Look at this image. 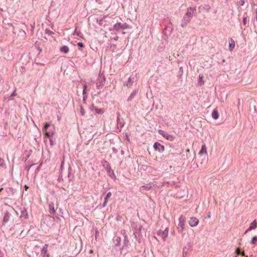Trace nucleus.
I'll list each match as a JSON object with an SVG mask.
<instances>
[{
  "mask_svg": "<svg viewBox=\"0 0 257 257\" xmlns=\"http://www.w3.org/2000/svg\"><path fill=\"white\" fill-rule=\"evenodd\" d=\"M196 8L193 7H189L187 9V11L182 20L181 26L184 28L186 27L188 23L190 22L192 17L195 14Z\"/></svg>",
  "mask_w": 257,
  "mask_h": 257,
  "instance_id": "nucleus-1",
  "label": "nucleus"
},
{
  "mask_svg": "<svg viewBox=\"0 0 257 257\" xmlns=\"http://www.w3.org/2000/svg\"><path fill=\"white\" fill-rule=\"evenodd\" d=\"M128 28V25L125 23H117L113 25V28L109 29V31H116L117 32H119L120 30H126Z\"/></svg>",
  "mask_w": 257,
  "mask_h": 257,
  "instance_id": "nucleus-2",
  "label": "nucleus"
},
{
  "mask_svg": "<svg viewBox=\"0 0 257 257\" xmlns=\"http://www.w3.org/2000/svg\"><path fill=\"white\" fill-rule=\"evenodd\" d=\"M51 125V122H45L44 123V127L43 128V132H45V135L47 136L48 137H51L55 134V128H54L53 130L48 131V128Z\"/></svg>",
  "mask_w": 257,
  "mask_h": 257,
  "instance_id": "nucleus-3",
  "label": "nucleus"
},
{
  "mask_svg": "<svg viewBox=\"0 0 257 257\" xmlns=\"http://www.w3.org/2000/svg\"><path fill=\"white\" fill-rule=\"evenodd\" d=\"M105 82V77L103 73L99 74L98 78L96 82L97 89H101L102 88Z\"/></svg>",
  "mask_w": 257,
  "mask_h": 257,
  "instance_id": "nucleus-4",
  "label": "nucleus"
},
{
  "mask_svg": "<svg viewBox=\"0 0 257 257\" xmlns=\"http://www.w3.org/2000/svg\"><path fill=\"white\" fill-rule=\"evenodd\" d=\"M135 81V76L132 75L128 79L127 81L125 84L127 87H131L132 86L134 82Z\"/></svg>",
  "mask_w": 257,
  "mask_h": 257,
  "instance_id": "nucleus-5",
  "label": "nucleus"
},
{
  "mask_svg": "<svg viewBox=\"0 0 257 257\" xmlns=\"http://www.w3.org/2000/svg\"><path fill=\"white\" fill-rule=\"evenodd\" d=\"M162 136H163L166 140L172 141H173L174 137L170 135H169L167 133H165L163 131H162Z\"/></svg>",
  "mask_w": 257,
  "mask_h": 257,
  "instance_id": "nucleus-6",
  "label": "nucleus"
},
{
  "mask_svg": "<svg viewBox=\"0 0 257 257\" xmlns=\"http://www.w3.org/2000/svg\"><path fill=\"white\" fill-rule=\"evenodd\" d=\"M199 220L195 217H191L189 222V225H197Z\"/></svg>",
  "mask_w": 257,
  "mask_h": 257,
  "instance_id": "nucleus-7",
  "label": "nucleus"
},
{
  "mask_svg": "<svg viewBox=\"0 0 257 257\" xmlns=\"http://www.w3.org/2000/svg\"><path fill=\"white\" fill-rule=\"evenodd\" d=\"M60 51L61 53L64 54H67L69 51V48L67 46H63L60 48Z\"/></svg>",
  "mask_w": 257,
  "mask_h": 257,
  "instance_id": "nucleus-8",
  "label": "nucleus"
},
{
  "mask_svg": "<svg viewBox=\"0 0 257 257\" xmlns=\"http://www.w3.org/2000/svg\"><path fill=\"white\" fill-rule=\"evenodd\" d=\"M204 154L207 155V149L205 145H203L202 146L201 149L199 153L200 155H202Z\"/></svg>",
  "mask_w": 257,
  "mask_h": 257,
  "instance_id": "nucleus-9",
  "label": "nucleus"
},
{
  "mask_svg": "<svg viewBox=\"0 0 257 257\" xmlns=\"http://www.w3.org/2000/svg\"><path fill=\"white\" fill-rule=\"evenodd\" d=\"M106 170H107V172L108 174H109V175L110 177H115L113 171L111 169V167H110V165H107V167L106 168Z\"/></svg>",
  "mask_w": 257,
  "mask_h": 257,
  "instance_id": "nucleus-10",
  "label": "nucleus"
},
{
  "mask_svg": "<svg viewBox=\"0 0 257 257\" xmlns=\"http://www.w3.org/2000/svg\"><path fill=\"white\" fill-rule=\"evenodd\" d=\"M49 211L51 214H55V210L54 208V205L53 203L49 204Z\"/></svg>",
  "mask_w": 257,
  "mask_h": 257,
  "instance_id": "nucleus-11",
  "label": "nucleus"
},
{
  "mask_svg": "<svg viewBox=\"0 0 257 257\" xmlns=\"http://www.w3.org/2000/svg\"><path fill=\"white\" fill-rule=\"evenodd\" d=\"M111 193L110 192H109L107 193V194L105 197L104 201L102 204L103 207H105L106 206V203L107 202V200L111 196Z\"/></svg>",
  "mask_w": 257,
  "mask_h": 257,
  "instance_id": "nucleus-12",
  "label": "nucleus"
},
{
  "mask_svg": "<svg viewBox=\"0 0 257 257\" xmlns=\"http://www.w3.org/2000/svg\"><path fill=\"white\" fill-rule=\"evenodd\" d=\"M21 217H23L26 219L28 218V213L25 208H23V209L21 210Z\"/></svg>",
  "mask_w": 257,
  "mask_h": 257,
  "instance_id": "nucleus-13",
  "label": "nucleus"
},
{
  "mask_svg": "<svg viewBox=\"0 0 257 257\" xmlns=\"http://www.w3.org/2000/svg\"><path fill=\"white\" fill-rule=\"evenodd\" d=\"M212 117L214 119H217L219 117L218 112L217 110L214 109L213 110L212 113Z\"/></svg>",
  "mask_w": 257,
  "mask_h": 257,
  "instance_id": "nucleus-14",
  "label": "nucleus"
},
{
  "mask_svg": "<svg viewBox=\"0 0 257 257\" xmlns=\"http://www.w3.org/2000/svg\"><path fill=\"white\" fill-rule=\"evenodd\" d=\"M10 217V214L8 212H6L4 217V222L6 223L8 221Z\"/></svg>",
  "mask_w": 257,
  "mask_h": 257,
  "instance_id": "nucleus-15",
  "label": "nucleus"
},
{
  "mask_svg": "<svg viewBox=\"0 0 257 257\" xmlns=\"http://www.w3.org/2000/svg\"><path fill=\"white\" fill-rule=\"evenodd\" d=\"M152 187V185L151 184H148L146 185L142 186L141 188V189L143 190H149Z\"/></svg>",
  "mask_w": 257,
  "mask_h": 257,
  "instance_id": "nucleus-16",
  "label": "nucleus"
},
{
  "mask_svg": "<svg viewBox=\"0 0 257 257\" xmlns=\"http://www.w3.org/2000/svg\"><path fill=\"white\" fill-rule=\"evenodd\" d=\"M230 40H231V43H229V47L230 50L232 51V49L235 47V42L231 38L230 39Z\"/></svg>",
  "mask_w": 257,
  "mask_h": 257,
  "instance_id": "nucleus-17",
  "label": "nucleus"
},
{
  "mask_svg": "<svg viewBox=\"0 0 257 257\" xmlns=\"http://www.w3.org/2000/svg\"><path fill=\"white\" fill-rule=\"evenodd\" d=\"M185 218L183 217V216H181L179 218V222H180V225H183L184 223Z\"/></svg>",
  "mask_w": 257,
  "mask_h": 257,
  "instance_id": "nucleus-18",
  "label": "nucleus"
},
{
  "mask_svg": "<svg viewBox=\"0 0 257 257\" xmlns=\"http://www.w3.org/2000/svg\"><path fill=\"white\" fill-rule=\"evenodd\" d=\"M161 146V144L158 142H156L154 144V148L156 150H159V147H160Z\"/></svg>",
  "mask_w": 257,
  "mask_h": 257,
  "instance_id": "nucleus-19",
  "label": "nucleus"
},
{
  "mask_svg": "<svg viewBox=\"0 0 257 257\" xmlns=\"http://www.w3.org/2000/svg\"><path fill=\"white\" fill-rule=\"evenodd\" d=\"M136 92H133L129 96V97L127 98V101H130L132 100V99L133 98L134 96L136 95Z\"/></svg>",
  "mask_w": 257,
  "mask_h": 257,
  "instance_id": "nucleus-20",
  "label": "nucleus"
},
{
  "mask_svg": "<svg viewBox=\"0 0 257 257\" xmlns=\"http://www.w3.org/2000/svg\"><path fill=\"white\" fill-rule=\"evenodd\" d=\"M48 246V244H46L42 249V251L44 252V254H46V253H47Z\"/></svg>",
  "mask_w": 257,
  "mask_h": 257,
  "instance_id": "nucleus-21",
  "label": "nucleus"
},
{
  "mask_svg": "<svg viewBox=\"0 0 257 257\" xmlns=\"http://www.w3.org/2000/svg\"><path fill=\"white\" fill-rule=\"evenodd\" d=\"M102 165L103 167H105V168L107 167V165H110L108 162L106 161H103L102 162Z\"/></svg>",
  "mask_w": 257,
  "mask_h": 257,
  "instance_id": "nucleus-22",
  "label": "nucleus"
},
{
  "mask_svg": "<svg viewBox=\"0 0 257 257\" xmlns=\"http://www.w3.org/2000/svg\"><path fill=\"white\" fill-rule=\"evenodd\" d=\"M5 166L4 160L0 158V167H4Z\"/></svg>",
  "mask_w": 257,
  "mask_h": 257,
  "instance_id": "nucleus-23",
  "label": "nucleus"
},
{
  "mask_svg": "<svg viewBox=\"0 0 257 257\" xmlns=\"http://www.w3.org/2000/svg\"><path fill=\"white\" fill-rule=\"evenodd\" d=\"M199 81H200V85H202V84H204V81L202 80V79H203V75H201V74H200L199 76Z\"/></svg>",
  "mask_w": 257,
  "mask_h": 257,
  "instance_id": "nucleus-24",
  "label": "nucleus"
},
{
  "mask_svg": "<svg viewBox=\"0 0 257 257\" xmlns=\"http://www.w3.org/2000/svg\"><path fill=\"white\" fill-rule=\"evenodd\" d=\"M257 241V236H254L251 239V243L255 244Z\"/></svg>",
  "mask_w": 257,
  "mask_h": 257,
  "instance_id": "nucleus-25",
  "label": "nucleus"
},
{
  "mask_svg": "<svg viewBox=\"0 0 257 257\" xmlns=\"http://www.w3.org/2000/svg\"><path fill=\"white\" fill-rule=\"evenodd\" d=\"M45 33H46V34H47L48 35H51L53 33L51 30H50L49 29H46Z\"/></svg>",
  "mask_w": 257,
  "mask_h": 257,
  "instance_id": "nucleus-26",
  "label": "nucleus"
},
{
  "mask_svg": "<svg viewBox=\"0 0 257 257\" xmlns=\"http://www.w3.org/2000/svg\"><path fill=\"white\" fill-rule=\"evenodd\" d=\"M80 113L82 115H84L85 114L84 109L82 108V106L80 107Z\"/></svg>",
  "mask_w": 257,
  "mask_h": 257,
  "instance_id": "nucleus-27",
  "label": "nucleus"
},
{
  "mask_svg": "<svg viewBox=\"0 0 257 257\" xmlns=\"http://www.w3.org/2000/svg\"><path fill=\"white\" fill-rule=\"evenodd\" d=\"M246 23H247V17H244L243 18V24L244 25H245L246 24Z\"/></svg>",
  "mask_w": 257,
  "mask_h": 257,
  "instance_id": "nucleus-28",
  "label": "nucleus"
},
{
  "mask_svg": "<svg viewBox=\"0 0 257 257\" xmlns=\"http://www.w3.org/2000/svg\"><path fill=\"white\" fill-rule=\"evenodd\" d=\"M244 0H240L239 1V4L240 5V6H243L244 5Z\"/></svg>",
  "mask_w": 257,
  "mask_h": 257,
  "instance_id": "nucleus-29",
  "label": "nucleus"
},
{
  "mask_svg": "<svg viewBox=\"0 0 257 257\" xmlns=\"http://www.w3.org/2000/svg\"><path fill=\"white\" fill-rule=\"evenodd\" d=\"M95 110L97 113H100L103 112V110L101 109H96Z\"/></svg>",
  "mask_w": 257,
  "mask_h": 257,
  "instance_id": "nucleus-30",
  "label": "nucleus"
},
{
  "mask_svg": "<svg viewBox=\"0 0 257 257\" xmlns=\"http://www.w3.org/2000/svg\"><path fill=\"white\" fill-rule=\"evenodd\" d=\"M77 45L80 47H83L84 46L82 42L78 43Z\"/></svg>",
  "mask_w": 257,
  "mask_h": 257,
  "instance_id": "nucleus-31",
  "label": "nucleus"
},
{
  "mask_svg": "<svg viewBox=\"0 0 257 257\" xmlns=\"http://www.w3.org/2000/svg\"><path fill=\"white\" fill-rule=\"evenodd\" d=\"M74 35H77L78 36H80V33L79 32H77L76 31V30L75 31L74 34H73Z\"/></svg>",
  "mask_w": 257,
  "mask_h": 257,
  "instance_id": "nucleus-32",
  "label": "nucleus"
},
{
  "mask_svg": "<svg viewBox=\"0 0 257 257\" xmlns=\"http://www.w3.org/2000/svg\"><path fill=\"white\" fill-rule=\"evenodd\" d=\"M16 95V90H15L12 94L11 95H10V97H14V96H15Z\"/></svg>",
  "mask_w": 257,
  "mask_h": 257,
  "instance_id": "nucleus-33",
  "label": "nucleus"
},
{
  "mask_svg": "<svg viewBox=\"0 0 257 257\" xmlns=\"http://www.w3.org/2000/svg\"><path fill=\"white\" fill-rule=\"evenodd\" d=\"M110 47L112 48V51H114L115 50V49H116V45H111Z\"/></svg>",
  "mask_w": 257,
  "mask_h": 257,
  "instance_id": "nucleus-34",
  "label": "nucleus"
},
{
  "mask_svg": "<svg viewBox=\"0 0 257 257\" xmlns=\"http://www.w3.org/2000/svg\"><path fill=\"white\" fill-rule=\"evenodd\" d=\"M50 143L51 146H53L54 145V142L52 139H50Z\"/></svg>",
  "mask_w": 257,
  "mask_h": 257,
  "instance_id": "nucleus-35",
  "label": "nucleus"
},
{
  "mask_svg": "<svg viewBox=\"0 0 257 257\" xmlns=\"http://www.w3.org/2000/svg\"><path fill=\"white\" fill-rule=\"evenodd\" d=\"M236 253L238 254H239L241 253V252H240V250L239 249V248H237L236 250Z\"/></svg>",
  "mask_w": 257,
  "mask_h": 257,
  "instance_id": "nucleus-36",
  "label": "nucleus"
},
{
  "mask_svg": "<svg viewBox=\"0 0 257 257\" xmlns=\"http://www.w3.org/2000/svg\"><path fill=\"white\" fill-rule=\"evenodd\" d=\"M250 225H256V222L255 220H254Z\"/></svg>",
  "mask_w": 257,
  "mask_h": 257,
  "instance_id": "nucleus-37",
  "label": "nucleus"
},
{
  "mask_svg": "<svg viewBox=\"0 0 257 257\" xmlns=\"http://www.w3.org/2000/svg\"><path fill=\"white\" fill-rule=\"evenodd\" d=\"M255 226H251L248 229V230H251V229H253L255 228Z\"/></svg>",
  "mask_w": 257,
  "mask_h": 257,
  "instance_id": "nucleus-38",
  "label": "nucleus"
},
{
  "mask_svg": "<svg viewBox=\"0 0 257 257\" xmlns=\"http://www.w3.org/2000/svg\"><path fill=\"white\" fill-rule=\"evenodd\" d=\"M117 122H118L119 120V116H120V114L119 113H117Z\"/></svg>",
  "mask_w": 257,
  "mask_h": 257,
  "instance_id": "nucleus-39",
  "label": "nucleus"
},
{
  "mask_svg": "<svg viewBox=\"0 0 257 257\" xmlns=\"http://www.w3.org/2000/svg\"><path fill=\"white\" fill-rule=\"evenodd\" d=\"M86 98H87L86 95H83V101H84V103H85Z\"/></svg>",
  "mask_w": 257,
  "mask_h": 257,
  "instance_id": "nucleus-40",
  "label": "nucleus"
},
{
  "mask_svg": "<svg viewBox=\"0 0 257 257\" xmlns=\"http://www.w3.org/2000/svg\"><path fill=\"white\" fill-rule=\"evenodd\" d=\"M83 89H84V90H86V88H87V85H86L85 84H83Z\"/></svg>",
  "mask_w": 257,
  "mask_h": 257,
  "instance_id": "nucleus-41",
  "label": "nucleus"
},
{
  "mask_svg": "<svg viewBox=\"0 0 257 257\" xmlns=\"http://www.w3.org/2000/svg\"><path fill=\"white\" fill-rule=\"evenodd\" d=\"M83 95H86V90L83 89Z\"/></svg>",
  "mask_w": 257,
  "mask_h": 257,
  "instance_id": "nucleus-42",
  "label": "nucleus"
},
{
  "mask_svg": "<svg viewBox=\"0 0 257 257\" xmlns=\"http://www.w3.org/2000/svg\"><path fill=\"white\" fill-rule=\"evenodd\" d=\"M112 39L115 41H117L118 40V37H114Z\"/></svg>",
  "mask_w": 257,
  "mask_h": 257,
  "instance_id": "nucleus-43",
  "label": "nucleus"
},
{
  "mask_svg": "<svg viewBox=\"0 0 257 257\" xmlns=\"http://www.w3.org/2000/svg\"><path fill=\"white\" fill-rule=\"evenodd\" d=\"M112 150H113V151L114 152H115V153H117V151H116V149H115L114 148H113V149H112Z\"/></svg>",
  "mask_w": 257,
  "mask_h": 257,
  "instance_id": "nucleus-44",
  "label": "nucleus"
},
{
  "mask_svg": "<svg viewBox=\"0 0 257 257\" xmlns=\"http://www.w3.org/2000/svg\"><path fill=\"white\" fill-rule=\"evenodd\" d=\"M164 146L162 145V151H163L164 150Z\"/></svg>",
  "mask_w": 257,
  "mask_h": 257,
  "instance_id": "nucleus-45",
  "label": "nucleus"
},
{
  "mask_svg": "<svg viewBox=\"0 0 257 257\" xmlns=\"http://www.w3.org/2000/svg\"><path fill=\"white\" fill-rule=\"evenodd\" d=\"M25 188L27 190V189H28L29 187L28 186H27V185H25Z\"/></svg>",
  "mask_w": 257,
  "mask_h": 257,
  "instance_id": "nucleus-46",
  "label": "nucleus"
},
{
  "mask_svg": "<svg viewBox=\"0 0 257 257\" xmlns=\"http://www.w3.org/2000/svg\"><path fill=\"white\" fill-rule=\"evenodd\" d=\"M45 254H46L47 257H50V255L49 253H46Z\"/></svg>",
  "mask_w": 257,
  "mask_h": 257,
  "instance_id": "nucleus-47",
  "label": "nucleus"
},
{
  "mask_svg": "<svg viewBox=\"0 0 257 257\" xmlns=\"http://www.w3.org/2000/svg\"><path fill=\"white\" fill-rule=\"evenodd\" d=\"M63 163H64V162H62V164H61V168H62V167H63Z\"/></svg>",
  "mask_w": 257,
  "mask_h": 257,
  "instance_id": "nucleus-48",
  "label": "nucleus"
},
{
  "mask_svg": "<svg viewBox=\"0 0 257 257\" xmlns=\"http://www.w3.org/2000/svg\"><path fill=\"white\" fill-rule=\"evenodd\" d=\"M186 152H187V153H189V152H190V150H189V149H187V150H186Z\"/></svg>",
  "mask_w": 257,
  "mask_h": 257,
  "instance_id": "nucleus-49",
  "label": "nucleus"
},
{
  "mask_svg": "<svg viewBox=\"0 0 257 257\" xmlns=\"http://www.w3.org/2000/svg\"><path fill=\"white\" fill-rule=\"evenodd\" d=\"M93 250H90V253H93Z\"/></svg>",
  "mask_w": 257,
  "mask_h": 257,
  "instance_id": "nucleus-50",
  "label": "nucleus"
},
{
  "mask_svg": "<svg viewBox=\"0 0 257 257\" xmlns=\"http://www.w3.org/2000/svg\"><path fill=\"white\" fill-rule=\"evenodd\" d=\"M256 15L257 16V9L255 10Z\"/></svg>",
  "mask_w": 257,
  "mask_h": 257,
  "instance_id": "nucleus-51",
  "label": "nucleus"
},
{
  "mask_svg": "<svg viewBox=\"0 0 257 257\" xmlns=\"http://www.w3.org/2000/svg\"><path fill=\"white\" fill-rule=\"evenodd\" d=\"M242 255H244V252L243 251L242 253H241Z\"/></svg>",
  "mask_w": 257,
  "mask_h": 257,
  "instance_id": "nucleus-52",
  "label": "nucleus"
},
{
  "mask_svg": "<svg viewBox=\"0 0 257 257\" xmlns=\"http://www.w3.org/2000/svg\"><path fill=\"white\" fill-rule=\"evenodd\" d=\"M38 50H39L40 52L41 51V49H40L39 48H38Z\"/></svg>",
  "mask_w": 257,
  "mask_h": 257,
  "instance_id": "nucleus-53",
  "label": "nucleus"
},
{
  "mask_svg": "<svg viewBox=\"0 0 257 257\" xmlns=\"http://www.w3.org/2000/svg\"><path fill=\"white\" fill-rule=\"evenodd\" d=\"M180 227L181 228V229L182 230L183 229V226H180Z\"/></svg>",
  "mask_w": 257,
  "mask_h": 257,
  "instance_id": "nucleus-54",
  "label": "nucleus"
},
{
  "mask_svg": "<svg viewBox=\"0 0 257 257\" xmlns=\"http://www.w3.org/2000/svg\"><path fill=\"white\" fill-rule=\"evenodd\" d=\"M102 21V20H101L99 22V24H100V23H101V21Z\"/></svg>",
  "mask_w": 257,
  "mask_h": 257,
  "instance_id": "nucleus-55",
  "label": "nucleus"
},
{
  "mask_svg": "<svg viewBox=\"0 0 257 257\" xmlns=\"http://www.w3.org/2000/svg\"><path fill=\"white\" fill-rule=\"evenodd\" d=\"M159 134H161V130H159Z\"/></svg>",
  "mask_w": 257,
  "mask_h": 257,
  "instance_id": "nucleus-56",
  "label": "nucleus"
},
{
  "mask_svg": "<svg viewBox=\"0 0 257 257\" xmlns=\"http://www.w3.org/2000/svg\"><path fill=\"white\" fill-rule=\"evenodd\" d=\"M27 169L28 171H29V169H30V167H29V168H27Z\"/></svg>",
  "mask_w": 257,
  "mask_h": 257,
  "instance_id": "nucleus-57",
  "label": "nucleus"
},
{
  "mask_svg": "<svg viewBox=\"0 0 257 257\" xmlns=\"http://www.w3.org/2000/svg\"><path fill=\"white\" fill-rule=\"evenodd\" d=\"M180 70H182V67H180Z\"/></svg>",
  "mask_w": 257,
  "mask_h": 257,
  "instance_id": "nucleus-58",
  "label": "nucleus"
},
{
  "mask_svg": "<svg viewBox=\"0 0 257 257\" xmlns=\"http://www.w3.org/2000/svg\"><path fill=\"white\" fill-rule=\"evenodd\" d=\"M2 190H3V188H2L0 189V191H1Z\"/></svg>",
  "mask_w": 257,
  "mask_h": 257,
  "instance_id": "nucleus-59",
  "label": "nucleus"
}]
</instances>
